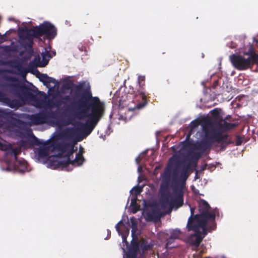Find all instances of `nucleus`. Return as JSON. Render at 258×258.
<instances>
[{
	"instance_id": "f257e3e1",
	"label": "nucleus",
	"mask_w": 258,
	"mask_h": 258,
	"mask_svg": "<svg viewBox=\"0 0 258 258\" xmlns=\"http://www.w3.org/2000/svg\"><path fill=\"white\" fill-rule=\"evenodd\" d=\"M76 109V116L79 119L88 118L85 123H81L78 128H69L64 133L70 139L81 141L89 135L104 113V105L98 97H93L90 88L83 89L80 99L74 103Z\"/></svg>"
},
{
	"instance_id": "f03ea898",
	"label": "nucleus",
	"mask_w": 258,
	"mask_h": 258,
	"mask_svg": "<svg viewBox=\"0 0 258 258\" xmlns=\"http://www.w3.org/2000/svg\"><path fill=\"white\" fill-rule=\"evenodd\" d=\"M7 80L15 83H9L7 85L12 92L16 97H26L29 100L34 101L37 97L32 91V90L27 86L21 84L15 77L10 76Z\"/></svg>"
},
{
	"instance_id": "7ed1b4c3",
	"label": "nucleus",
	"mask_w": 258,
	"mask_h": 258,
	"mask_svg": "<svg viewBox=\"0 0 258 258\" xmlns=\"http://www.w3.org/2000/svg\"><path fill=\"white\" fill-rule=\"evenodd\" d=\"M172 196L170 194L163 195L161 200V205L163 207H170L169 212L173 208L177 209L183 204V192L181 189L174 188Z\"/></svg>"
},
{
	"instance_id": "20e7f679",
	"label": "nucleus",
	"mask_w": 258,
	"mask_h": 258,
	"mask_svg": "<svg viewBox=\"0 0 258 258\" xmlns=\"http://www.w3.org/2000/svg\"><path fill=\"white\" fill-rule=\"evenodd\" d=\"M145 76L140 75L138 77V83L139 88L134 90L133 88L130 92V93L133 94L136 98H141L142 100L139 101L137 104L136 108L138 109L145 107L148 103V100L147 99L149 94L145 91ZM138 100V99H137Z\"/></svg>"
},
{
	"instance_id": "39448f33",
	"label": "nucleus",
	"mask_w": 258,
	"mask_h": 258,
	"mask_svg": "<svg viewBox=\"0 0 258 258\" xmlns=\"http://www.w3.org/2000/svg\"><path fill=\"white\" fill-rule=\"evenodd\" d=\"M211 207L205 200H200L199 203V214L196 215L197 220H200L201 224H204V221L209 220L211 223L214 225L215 220V214L210 212Z\"/></svg>"
},
{
	"instance_id": "423d86ee",
	"label": "nucleus",
	"mask_w": 258,
	"mask_h": 258,
	"mask_svg": "<svg viewBox=\"0 0 258 258\" xmlns=\"http://www.w3.org/2000/svg\"><path fill=\"white\" fill-rule=\"evenodd\" d=\"M56 118V113L51 110H42L30 116L29 119L34 125L42 124L51 122Z\"/></svg>"
},
{
	"instance_id": "0eeeda50",
	"label": "nucleus",
	"mask_w": 258,
	"mask_h": 258,
	"mask_svg": "<svg viewBox=\"0 0 258 258\" xmlns=\"http://www.w3.org/2000/svg\"><path fill=\"white\" fill-rule=\"evenodd\" d=\"M220 132L218 127H214L213 126H211L208 129H206L205 140L198 144L196 148L203 152L210 149L212 145L215 143V141Z\"/></svg>"
},
{
	"instance_id": "6e6552de",
	"label": "nucleus",
	"mask_w": 258,
	"mask_h": 258,
	"mask_svg": "<svg viewBox=\"0 0 258 258\" xmlns=\"http://www.w3.org/2000/svg\"><path fill=\"white\" fill-rule=\"evenodd\" d=\"M59 149L62 153L65 154L63 156L65 159L57 162L55 164V169L59 167H61L62 168L67 167L70 164V162L71 161V156H72L74 153L77 150V149H74V146H71L69 144L61 145Z\"/></svg>"
},
{
	"instance_id": "1a4fd4ad",
	"label": "nucleus",
	"mask_w": 258,
	"mask_h": 258,
	"mask_svg": "<svg viewBox=\"0 0 258 258\" xmlns=\"http://www.w3.org/2000/svg\"><path fill=\"white\" fill-rule=\"evenodd\" d=\"M204 223L201 224L200 220H197V223L191 225V227H188V231L193 230L196 232H198L200 234H201L200 228L203 230V236L204 237L207 234L208 232H211L212 230H214L216 228V223L215 220L214 221V225L213 223L209 221V220L203 221Z\"/></svg>"
},
{
	"instance_id": "9d476101",
	"label": "nucleus",
	"mask_w": 258,
	"mask_h": 258,
	"mask_svg": "<svg viewBox=\"0 0 258 258\" xmlns=\"http://www.w3.org/2000/svg\"><path fill=\"white\" fill-rule=\"evenodd\" d=\"M17 97L19 99H11L4 91L0 89V102L6 104L12 108H18L22 106L25 104L26 100H29L26 97Z\"/></svg>"
},
{
	"instance_id": "9b49d317",
	"label": "nucleus",
	"mask_w": 258,
	"mask_h": 258,
	"mask_svg": "<svg viewBox=\"0 0 258 258\" xmlns=\"http://www.w3.org/2000/svg\"><path fill=\"white\" fill-rule=\"evenodd\" d=\"M229 58L234 68L238 70H244L252 67L250 59L245 58L241 55L233 54L229 56Z\"/></svg>"
},
{
	"instance_id": "f8f14e48",
	"label": "nucleus",
	"mask_w": 258,
	"mask_h": 258,
	"mask_svg": "<svg viewBox=\"0 0 258 258\" xmlns=\"http://www.w3.org/2000/svg\"><path fill=\"white\" fill-rule=\"evenodd\" d=\"M43 35L49 40L54 39L57 35V29L51 23L45 21L42 23Z\"/></svg>"
},
{
	"instance_id": "ddd939ff",
	"label": "nucleus",
	"mask_w": 258,
	"mask_h": 258,
	"mask_svg": "<svg viewBox=\"0 0 258 258\" xmlns=\"http://www.w3.org/2000/svg\"><path fill=\"white\" fill-rule=\"evenodd\" d=\"M216 124L220 132L225 133L236 127L239 125V123L237 121L232 123L228 122L226 119L221 118L216 122Z\"/></svg>"
},
{
	"instance_id": "4468645a",
	"label": "nucleus",
	"mask_w": 258,
	"mask_h": 258,
	"mask_svg": "<svg viewBox=\"0 0 258 258\" xmlns=\"http://www.w3.org/2000/svg\"><path fill=\"white\" fill-rule=\"evenodd\" d=\"M6 155L13 156L14 159L16 162H18L20 166H21L24 168L22 170L24 171V170L27 168V163L25 161H20L18 160V155L20 153L21 151L18 148H13L11 146H8V149L6 150Z\"/></svg>"
},
{
	"instance_id": "2eb2a0df",
	"label": "nucleus",
	"mask_w": 258,
	"mask_h": 258,
	"mask_svg": "<svg viewBox=\"0 0 258 258\" xmlns=\"http://www.w3.org/2000/svg\"><path fill=\"white\" fill-rule=\"evenodd\" d=\"M24 32H26V35L32 36L34 38H39L43 36L42 24L39 26H36L32 28L28 29L25 28L23 29Z\"/></svg>"
},
{
	"instance_id": "dca6fc26",
	"label": "nucleus",
	"mask_w": 258,
	"mask_h": 258,
	"mask_svg": "<svg viewBox=\"0 0 258 258\" xmlns=\"http://www.w3.org/2000/svg\"><path fill=\"white\" fill-rule=\"evenodd\" d=\"M200 155L199 153H195L191 158L189 160V163L185 168H184L181 173V178L183 180V182H185L188 178L189 174H188V170L190 167V163L194 162L196 163L199 159L200 158Z\"/></svg>"
},
{
	"instance_id": "f3484780",
	"label": "nucleus",
	"mask_w": 258,
	"mask_h": 258,
	"mask_svg": "<svg viewBox=\"0 0 258 258\" xmlns=\"http://www.w3.org/2000/svg\"><path fill=\"white\" fill-rule=\"evenodd\" d=\"M144 216L147 221H151L158 219L160 217V213L159 210L153 209L145 212Z\"/></svg>"
},
{
	"instance_id": "a211bd4d",
	"label": "nucleus",
	"mask_w": 258,
	"mask_h": 258,
	"mask_svg": "<svg viewBox=\"0 0 258 258\" xmlns=\"http://www.w3.org/2000/svg\"><path fill=\"white\" fill-rule=\"evenodd\" d=\"M37 77L39 79V80L42 82L43 84L46 86L47 87H49L50 83H56V81L55 79L49 77L46 74L40 73V72H38V75Z\"/></svg>"
},
{
	"instance_id": "6ab92c4d",
	"label": "nucleus",
	"mask_w": 258,
	"mask_h": 258,
	"mask_svg": "<svg viewBox=\"0 0 258 258\" xmlns=\"http://www.w3.org/2000/svg\"><path fill=\"white\" fill-rule=\"evenodd\" d=\"M223 133H224L222 132H219L215 142L221 144L222 145L221 149L223 150L229 144V142H228L229 136L227 134L222 135Z\"/></svg>"
},
{
	"instance_id": "aec40b11",
	"label": "nucleus",
	"mask_w": 258,
	"mask_h": 258,
	"mask_svg": "<svg viewBox=\"0 0 258 258\" xmlns=\"http://www.w3.org/2000/svg\"><path fill=\"white\" fill-rule=\"evenodd\" d=\"M171 169L169 164L165 168L164 172L161 174L162 182L166 185H168L171 179Z\"/></svg>"
},
{
	"instance_id": "412c9836",
	"label": "nucleus",
	"mask_w": 258,
	"mask_h": 258,
	"mask_svg": "<svg viewBox=\"0 0 258 258\" xmlns=\"http://www.w3.org/2000/svg\"><path fill=\"white\" fill-rule=\"evenodd\" d=\"M41 55L42 61H40L39 57L38 58V66L40 67H45L48 63L49 60L51 58V56L49 52L46 49L45 52L42 53Z\"/></svg>"
},
{
	"instance_id": "4be33fe9",
	"label": "nucleus",
	"mask_w": 258,
	"mask_h": 258,
	"mask_svg": "<svg viewBox=\"0 0 258 258\" xmlns=\"http://www.w3.org/2000/svg\"><path fill=\"white\" fill-rule=\"evenodd\" d=\"M19 35L20 39L23 40H27L28 41L27 46L29 48H32L33 45V40L32 36L26 35V32H24V30H19Z\"/></svg>"
},
{
	"instance_id": "5701e85b",
	"label": "nucleus",
	"mask_w": 258,
	"mask_h": 258,
	"mask_svg": "<svg viewBox=\"0 0 258 258\" xmlns=\"http://www.w3.org/2000/svg\"><path fill=\"white\" fill-rule=\"evenodd\" d=\"M245 55L249 56V59H250L251 61H256L258 59V54L256 53L252 45H250L249 47L248 52L244 53Z\"/></svg>"
},
{
	"instance_id": "b1692460",
	"label": "nucleus",
	"mask_w": 258,
	"mask_h": 258,
	"mask_svg": "<svg viewBox=\"0 0 258 258\" xmlns=\"http://www.w3.org/2000/svg\"><path fill=\"white\" fill-rule=\"evenodd\" d=\"M84 161V158L82 154L80 153L76 154V158L74 160H71L70 164L73 166L81 165Z\"/></svg>"
},
{
	"instance_id": "393cba45",
	"label": "nucleus",
	"mask_w": 258,
	"mask_h": 258,
	"mask_svg": "<svg viewBox=\"0 0 258 258\" xmlns=\"http://www.w3.org/2000/svg\"><path fill=\"white\" fill-rule=\"evenodd\" d=\"M190 216L189 217L187 224V228L191 227V225L197 223V219H196V215H195V207H190Z\"/></svg>"
},
{
	"instance_id": "a878e982",
	"label": "nucleus",
	"mask_w": 258,
	"mask_h": 258,
	"mask_svg": "<svg viewBox=\"0 0 258 258\" xmlns=\"http://www.w3.org/2000/svg\"><path fill=\"white\" fill-rule=\"evenodd\" d=\"M193 236L195 237V239L192 240V243L194 245L198 247L200 245L201 241H202L204 236H202V234H200L198 233V232H196L193 235Z\"/></svg>"
},
{
	"instance_id": "bb28decb",
	"label": "nucleus",
	"mask_w": 258,
	"mask_h": 258,
	"mask_svg": "<svg viewBox=\"0 0 258 258\" xmlns=\"http://www.w3.org/2000/svg\"><path fill=\"white\" fill-rule=\"evenodd\" d=\"M139 243L140 247L142 250L143 252L148 250L152 247V245L149 244L148 241L144 239H142Z\"/></svg>"
},
{
	"instance_id": "cd10ccee",
	"label": "nucleus",
	"mask_w": 258,
	"mask_h": 258,
	"mask_svg": "<svg viewBox=\"0 0 258 258\" xmlns=\"http://www.w3.org/2000/svg\"><path fill=\"white\" fill-rule=\"evenodd\" d=\"M139 247L140 243L138 239H137L136 240H134V239H133V241H132L131 246L128 249V250L138 253V251L139 250Z\"/></svg>"
},
{
	"instance_id": "c85d7f7f",
	"label": "nucleus",
	"mask_w": 258,
	"mask_h": 258,
	"mask_svg": "<svg viewBox=\"0 0 258 258\" xmlns=\"http://www.w3.org/2000/svg\"><path fill=\"white\" fill-rule=\"evenodd\" d=\"M48 155V149L47 148H40L38 151V156L39 158L43 159Z\"/></svg>"
},
{
	"instance_id": "c756f323",
	"label": "nucleus",
	"mask_w": 258,
	"mask_h": 258,
	"mask_svg": "<svg viewBox=\"0 0 258 258\" xmlns=\"http://www.w3.org/2000/svg\"><path fill=\"white\" fill-rule=\"evenodd\" d=\"M221 111L220 108H215L211 111V113L214 118L220 120V119L222 118L221 115Z\"/></svg>"
},
{
	"instance_id": "7c9ffc66",
	"label": "nucleus",
	"mask_w": 258,
	"mask_h": 258,
	"mask_svg": "<svg viewBox=\"0 0 258 258\" xmlns=\"http://www.w3.org/2000/svg\"><path fill=\"white\" fill-rule=\"evenodd\" d=\"M181 231L178 229H174L170 232V236L172 237L174 239H179L180 235H181Z\"/></svg>"
},
{
	"instance_id": "2f4dec72",
	"label": "nucleus",
	"mask_w": 258,
	"mask_h": 258,
	"mask_svg": "<svg viewBox=\"0 0 258 258\" xmlns=\"http://www.w3.org/2000/svg\"><path fill=\"white\" fill-rule=\"evenodd\" d=\"M15 115V114L14 113H13V111L5 112L4 113V117L8 120H16V118L14 117V115Z\"/></svg>"
},
{
	"instance_id": "473e14b6",
	"label": "nucleus",
	"mask_w": 258,
	"mask_h": 258,
	"mask_svg": "<svg viewBox=\"0 0 258 258\" xmlns=\"http://www.w3.org/2000/svg\"><path fill=\"white\" fill-rule=\"evenodd\" d=\"M175 239H173L172 237L169 236V237L167 239V242L166 244V248H172L174 247V246L172 245V243L174 242Z\"/></svg>"
},
{
	"instance_id": "72a5a7b5",
	"label": "nucleus",
	"mask_w": 258,
	"mask_h": 258,
	"mask_svg": "<svg viewBox=\"0 0 258 258\" xmlns=\"http://www.w3.org/2000/svg\"><path fill=\"white\" fill-rule=\"evenodd\" d=\"M142 190V189L141 187L139 186H135L132 188V189L131 190V192L132 194H134L137 196L141 192Z\"/></svg>"
},
{
	"instance_id": "f704fd0d",
	"label": "nucleus",
	"mask_w": 258,
	"mask_h": 258,
	"mask_svg": "<svg viewBox=\"0 0 258 258\" xmlns=\"http://www.w3.org/2000/svg\"><path fill=\"white\" fill-rule=\"evenodd\" d=\"M137 252L128 250L126 253V258H137Z\"/></svg>"
},
{
	"instance_id": "c9c22d12",
	"label": "nucleus",
	"mask_w": 258,
	"mask_h": 258,
	"mask_svg": "<svg viewBox=\"0 0 258 258\" xmlns=\"http://www.w3.org/2000/svg\"><path fill=\"white\" fill-rule=\"evenodd\" d=\"M78 48L82 52L84 51L85 53L87 52L86 46L82 43H79L78 45Z\"/></svg>"
},
{
	"instance_id": "e433bc0d",
	"label": "nucleus",
	"mask_w": 258,
	"mask_h": 258,
	"mask_svg": "<svg viewBox=\"0 0 258 258\" xmlns=\"http://www.w3.org/2000/svg\"><path fill=\"white\" fill-rule=\"evenodd\" d=\"M32 143L33 144L37 146L40 145L42 144L40 140L35 136H33V138L32 139Z\"/></svg>"
},
{
	"instance_id": "4c0bfd02",
	"label": "nucleus",
	"mask_w": 258,
	"mask_h": 258,
	"mask_svg": "<svg viewBox=\"0 0 258 258\" xmlns=\"http://www.w3.org/2000/svg\"><path fill=\"white\" fill-rule=\"evenodd\" d=\"M84 86V83H81L76 86V90L79 92L82 90Z\"/></svg>"
},
{
	"instance_id": "58836bf2",
	"label": "nucleus",
	"mask_w": 258,
	"mask_h": 258,
	"mask_svg": "<svg viewBox=\"0 0 258 258\" xmlns=\"http://www.w3.org/2000/svg\"><path fill=\"white\" fill-rule=\"evenodd\" d=\"M199 122L197 120L192 121L191 122V128H195L198 126L199 125Z\"/></svg>"
},
{
	"instance_id": "ea45409f",
	"label": "nucleus",
	"mask_w": 258,
	"mask_h": 258,
	"mask_svg": "<svg viewBox=\"0 0 258 258\" xmlns=\"http://www.w3.org/2000/svg\"><path fill=\"white\" fill-rule=\"evenodd\" d=\"M0 148L2 150L6 151L8 149V146L0 142Z\"/></svg>"
},
{
	"instance_id": "a19ab883",
	"label": "nucleus",
	"mask_w": 258,
	"mask_h": 258,
	"mask_svg": "<svg viewBox=\"0 0 258 258\" xmlns=\"http://www.w3.org/2000/svg\"><path fill=\"white\" fill-rule=\"evenodd\" d=\"M242 144V141L239 136H236V145L239 146Z\"/></svg>"
},
{
	"instance_id": "79ce46f5",
	"label": "nucleus",
	"mask_w": 258,
	"mask_h": 258,
	"mask_svg": "<svg viewBox=\"0 0 258 258\" xmlns=\"http://www.w3.org/2000/svg\"><path fill=\"white\" fill-rule=\"evenodd\" d=\"M123 223H122V221H120L116 225H115V228H116V231L119 233H120V227H119V225L120 224H122Z\"/></svg>"
},
{
	"instance_id": "37998d69",
	"label": "nucleus",
	"mask_w": 258,
	"mask_h": 258,
	"mask_svg": "<svg viewBox=\"0 0 258 258\" xmlns=\"http://www.w3.org/2000/svg\"><path fill=\"white\" fill-rule=\"evenodd\" d=\"M70 98L69 96H65L62 99L63 100V102L68 101L70 99Z\"/></svg>"
},
{
	"instance_id": "c03bdc74",
	"label": "nucleus",
	"mask_w": 258,
	"mask_h": 258,
	"mask_svg": "<svg viewBox=\"0 0 258 258\" xmlns=\"http://www.w3.org/2000/svg\"><path fill=\"white\" fill-rule=\"evenodd\" d=\"M231 116L230 115H227L224 118H223V119H226V121H230Z\"/></svg>"
},
{
	"instance_id": "a18cd8bd",
	"label": "nucleus",
	"mask_w": 258,
	"mask_h": 258,
	"mask_svg": "<svg viewBox=\"0 0 258 258\" xmlns=\"http://www.w3.org/2000/svg\"><path fill=\"white\" fill-rule=\"evenodd\" d=\"M136 201H137V198H134V199H132L131 201L132 205H133V204L136 203Z\"/></svg>"
},
{
	"instance_id": "49530a36",
	"label": "nucleus",
	"mask_w": 258,
	"mask_h": 258,
	"mask_svg": "<svg viewBox=\"0 0 258 258\" xmlns=\"http://www.w3.org/2000/svg\"><path fill=\"white\" fill-rule=\"evenodd\" d=\"M254 64H256L258 66V59H257V60H256V61H252V66Z\"/></svg>"
},
{
	"instance_id": "de8ad7c7",
	"label": "nucleus",
	"mask_w": 258,
	"mask_h": 258,
	"mask_svg": "<svg viewBox=\"0 0 258 258\" xmlns=\"http://www.w3.org/2000/svg\"><path fill=\"white\" fill-rule=\"evenodd\" d=\"M226 91L227 92H229L231 90V87H230V88H229L227 85H226Z\"/></svg>"
},
{
	"instance_id": "09e8293b",
	"label": "nucleus",
	"mask_w": 258,
	"mask_h": 258,
	"mask_svg": "<svg viewBox=\"0 0 258 258\" xmlns=\"http://www.w3.org/2000/svg\"><path fill=\"white\" fill-rule=\"evenodd\" d=\"M174 160V157H172L169 159V164L171 163V162Z\"/></svg>"
},
{
	"instance_id": "8fccbe9b",
	"label": "nucleus",
	"mask_w": 258,
	"mask_h": 258,
	"mask_svg": "<svg viewBox=\"0 0 258 258\" xmlns=\"http://www.w3.org/2000/svg\"><path fill=\"white\" fill-rule=\"evenodd\" d=\"M231 43H232V44H231V46H230V47L231 48H235V45H233V42H231Z\"/></svg>"
},
{
	"instance_id": "3c124183",
	"label": "nucleus",
	"mask_w": 258,
	"mask_h": 258,
	"mask_svg": "<svg viewBox=\"0 0 258 258\" xmlns=\"http://www.w3.org/2000/svg\"><path fill=\"white\" fill-rule=\"evenodd\" d=\"M160 168V166H156L155 168V170H158Z\"/></svg>"
},
{
	"instance_id": "603ef678",
	"label": "nucleus",
	"mask_w": 258,
	"mask_h": 258,
	"mask_svg": "<svg viewBox=\"0 0 258 258\" xmlns=\"http://www.w3.org/2000/svg\"><path fill=\"white\" fill-rule=\"evenodd\" d=\"M82 150H83V148L82 147H81L80 148V151H79V153H80V154H82V153H81V151H82Z\"/></svg>"
},
{
	"instance_id": "864d4df0",
	"label": "nucleus",
	"mask_w": 258,
	"mask_h": 258,
	"mask_svg": "<svg viewBox=\"0 0 258 258\" xmlns=\"http://www.w3.org/2000/svg\"><path fill=\"white\" fill-rule=\"evenodd\" d=\"M141 170H142V168H141V166L139 167V168H138V171L140 172V171H141Z\"/></svg>"
},
{
	"instance_id": "5fc2aeb1",
	"label": "nucleus",
	"mask_w": 258,
	"mask_h": 258,
	"mask_svg": "<svg viewBox=\"0 0 258 258\" xmlns=\"http://www.w3.org/2000/svg\"><path fill=\"white\" fill-rule=\"evenodd\" d=\"M122 239H123V241H124L125 240H126V237L124 236L122 237Z\"/></svg>"
},
{
	"instance_id": "6e6d98bb",
	"label": "nucleus",
	"mask_w": 258,
	"mask_h": 258,
	"mask_svg": "<svg viewBox=\"0 0 258 258\" xmlns=\"http://www.w3.org/2000/svg\"><path fill=\"white\" fill-rule=\"evenodd\" d=\"M176 170H174V172H173V175H174V176H175V175H176Z\"/></svg>"
},
{
	"instance_id": "4d7b16f0",
	"label": "nucleus",
	"mask_w": 258,
	"mask_h": 258,
	"mask_svg": "<svg viewBox=\"0 0 258 258\" xmlns=\"http://www.w3.org/2000/svg\"><path fill=\"white\" fill-rule=\"evenodd\" d=\"M197 173H198V171H196V176H195V178H196V179H197V178H198Z\"/></svg>"
},
{
	"instance_id": "13d9d810",
	"label": "nucleus",
	"mask_w": 258,
	"mask_h": 258,
	"mask_svg": "<svg viewBox=\"0 0 258 258\" xmlns=\"http://www.w3.org/2000/svg\"><path fill=\"white\" fill-rule=\"evenodd\" d=\"M70 123V122H69L67 123V124H69Z\"/></svg>"
},
{
	"instance_id": "bf43d9fd",
	"label": "nucleus",
	"mask_w": 258,
	"mask_h": 258,
	"mask_svg": "<svg viewBox=\"0 0 258 258\" xmlns=\"http://www.w3.org/2000/svg\"><path fill=\"white\" fill-rule=\"evenodd\" d=\"M1 73H2V71H0V75L1 74Z\"/></svg>"
}]
</instances>
